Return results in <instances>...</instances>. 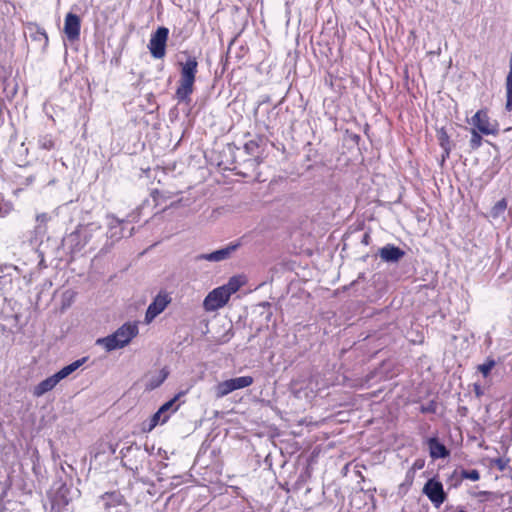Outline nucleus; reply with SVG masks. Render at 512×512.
<instances>
[{"label": "nucleus", "mask_w": 512, "mask_h": 512, "mask_svg": "<svg viewBox=\"0 0 512 512\" xmlns=\"http://www.w3.org/2000/svg\"><path fill=\"white\" fill-rule=\"evenodd\" d=\"M184 60L177 62L179 80L175 91V98L178 102L190 103L191 95L195 90V82L198 73L199 62L195 55L183 51Z\"/></svg>", "instance_id": "obj_1"}, {"label": "nucleus", "mask_w": 512, "mask_h": 512, "mask_svg": "<svg viewBox=\"0 0 512 512\" xmlns=\"http://www.w3.org/2000/svg\"><path fill=\"white\" fill-rule=\"evenodd\" d=\"M137 334V324L127 322L119 327L113 334L98 339L97 344L102 345L107 351H113L128 345Z\"/></svg>", "instance_id": "obj_2"}, {"label": "nucleus", "mask_w": 512, "mask_h": 512, "mask_svg": "<svg viewBox=\"0 0 512 512\" xmlns=\"http://www.w3.org/2000/svg\"><path fill=\"white\" fill-rule=\"evenodd\" d=\"M86 357L76 360L72 362L71 364L63 367L61 370H59L54 375L44 379L43 381L39 382L34 388H33V395L35 397H41L45 393L53 390L55 386L64 378L69 376L71 373L76 371L81 365H83L86 361Z\"/></svg>", "instance_id": "obj_3"}, {"label": "nucleus", "mask_w": 512, "mask_h": 512, "mask_svg": "<svg viewBox=\"0 0 512 512\" xmlns=\"http://www.w3.org/2000/svg\"><path fill=\"white\" fill-rule=\"evenodd\" d=\"M169 29L164 26L158 27L152 34L148 43L150 54L155 59H163L166 56Z\"/></svg>", "instance_id": "obj_4"}, {"label": "nucleus", "mask_w": 512, "mask_h": 512, "mask_svg": "<svg viewBox=\"0 0 512 512\" xmlns=\"http://www.w3.org/2000/svg\"><path fill=\"white\" fill-rule=\"evenodd\" d=\"M473 129H477L483 135H494L499 133V125L496 121L491 122L487 109L478 110L471 118Z\"/></svg>", "instance_id": "obj_5"}, {"label": "nucleus", "mask_w": 512, "mask_h": 512, "mask_svg": "<svg viewBox=\"0 0 512 512\" xmlns=\"http://www.w3.org/2000/svg\"><path fill=\"white\" fill-rule=\"evenodd\" d=\"M230 297L226 293L224 287H217L213 289L205 297L203 301V308L207 312L216 311L224 307L229 301Z\"/></svg>", "instance_id": "obj_6"}, {"label": "nucleus", "mask_w": 512, "mask_h": 512, "mask_svg": "<svg viewBox=\"0 0 512 512\" xmlns=\"http://www.w3.org/2000/svg\"><path fill=\"white\" fill-rule=\"evenodd\" d=\"M423 493L437 508L440 507V505H442L447 498V495L443 489V484L435 478H431L425 483L423 487Z\"/></svg>", "instance_id": "obj_7"}, {"label": "nucleus", "mask_w": 512, "mask_h": 512, "mask_svg": "<svg viewBox=\"0 0 512 512\" xmlns=\"http://www.w3.org/2000/svg\"><path fill=\"white\" fill-rule=\"evenodd\" d=\"M63 32L70 42H76L80 38L81 19L77 14L69 12L64 19Z\"/></svg>", "instance_id": "obj_8"}, {"label": "nucleus", "mask_w": 512, "mask_h": 512, "mask_svg": "<svg viewBox=\"0 0 512 512\" xmlns=\"http://www.w3.org/2000/svg\"><path fill=\"white\" fill-rule=\"evenodd\" d=\"M170 301L171 299L167 293H159L147 308L145 314L146 322H151L156 316L162 313Z\"/></svg>", "instance_id": "obj_9"}, {"label": "nucleus", "mask_w": 512, "mask_h": 512, "mask_svg": "<svg viewBox=\"0 0 512 512\" xmlns=\"http://www.w3.org/2000/svg\"><path fill=\"white\" fill-rule=\"evenodd\" d=\"M379 255L385 262H398L404 257L405 251L393 244H387L379 250Z\"/></svg>", "instance_id": "obj_10"}, {"label": "nucleus", "mask_w": 512, "mask_h": 512, "mask_svg": "<svg viewBox=\"0 0 512 512\" xmlns=\"http://www.w3.org/2000/svg\"><path fill=\"white\" fill-rule=\"evenodd\" d=\"M427 446L429 448V454L432 459L446 458L450 452L444 444H442L437 437L428 438Z\"/></svg>", "instance_id": "obj_11"}, {"label": "nucleus", "mask_w": 512, "mask_h": 512, "mask_svg": "<svg viewBox=\"0 0 512 512\" xmlns=\"http://www.w3.org/2000/svg\"><path fill=\"white\" fill-rule=\"evenodd\" d=\"M437 139L439 141L440 147L443 149L442 159H441V165L446 161V159L449 158L452 147H451V141L450 136L448 135L445 128H440L437 130Z\"/></svg>", "instance_id": "obj_12"}, {"label": "nucleus", "mask_w": 512, "mask_h": 512, "mask_svg": "<svg viewBox=\"0 0 512 512\" xmlns=\"http://www.w3.org/2000/svg\"><path fill=\"white\" fill-rule=\"evenodd\" d=\"M237 246L238 245H231V246L214 251L209 254H203V255L199 256V259H205V260L214 261V262L225 260L230 256L232 251H234Z\"/></svg>", "instance_id": "obj_13"}, {"label": "nucleus", "mask_w": 512, "mask_h": 512, "mask_svg": "<svg viewBox=\"0 0 512 512\" xmlns=\"http://www.w3.org/2000/svg\"><path fill=\"white\" fill-rule=\"evenodd\" d=\"M169 371L166 368L161 369L156 377H152L146 384L147 390H154L159 387L168 377Z\"/></svg>", "instance_id": "obj_14"}, {"label": "nucleus", "mask_w": 512, "mask_h": 512, "mask_svg": "<svg viewBox=\"0 0 512 512\" xmlns=\"http://www.w3.org/2000/svg\"><path fill=\"white\" fill-rule=\"evenodd\" d=\"M243 284L244 281H242L241 277L233 276L229 279L228 283L223 285L222 287H224L228 296L231 297V295L236 293Z\"/></svg>", "instance_id": "obj_15"}, {"label": "nucleus", "mask_w": 512, "mask_h": 512, "mask_svg": "<svg viewBox=\"0 0 512 512\" xmlns=\"http://www.w3.org/2000/svg\"><path fill=\"white\" fill-rule=\"evenodd\" d=\"M233 391H234V389H233V385H232V382L230 379L219 382L215 387V392H216L217 398H222Z\"/></svg>", "instance_id": "obj_16"}, {"label": "nucleus", "mask_w": 512, "mask_h": 512, "mask_svg": "<svg viewBox=\"0 0 512 512\" xmlns=\"http://www.w3.org/2000/svg\"><path fill=\"white\" fill-rule=\"evenodd\" d=\"M470 133H471V138L469 141V147H470L471 151H476L483 144V137H482L483 134L480 131H478L477 129H473V128H471Z\"/></svg>", "instance_id": "obj_17"}, {"label": "nucleus", "mask_w": 512, "mask_h": 512, "mask_svg": "<svg viewBox=\"0 0 512 512\" xmlns=\"http://www.w3.org/2000/svg\"><path fill=\"white\" fill-rule=\"evenodd\" d=\"M230 380L232 382L234 391L249 387L250 385L253 384L254 381L253 377L251 376H241Z\"/></svg>", "instance_id": "obj_18"}, {"label": "nucleus", "mask_w": 512, "mask_h": 512, "mask_svg": "<svg viewBox=\"0 0 512 512\" xmlns=\"http://www.w3.org/2000/svg\"><path fill=\"white\" fill-rule=\"evenodd\" d=\"M506 110H512V71H509L506 78Z\"/></svg>", "instance_id": "obj_19"}, {"label": "nucleus", "mask_w": 512, "mask_h": 512, "mask_svg": "<svg viewBox=\"0 0 512 512\" xmlns=\"http://www.w3.org/2000/svg\"><path fill=\"white\" fill-rule=\"evenodd\" d=\"M496 362L493 358H487L483 364L478 365L477 370L483 375L484 378L488 377L491 370L495 367Z\"/></svg>", "instance_id": "obj_20"}, {"label": "nucleus", "mask_w": 512, "mask_h": 512, "mask_svg": "<svg viewBox=\"0 0 512 512\" xmlns=\"http://www.w3.org/2000/svg\"><path fill=\"white\" fill-rule=\"evenodd\" d=\"M180 396H181V393L175 395L174 398H172L171 400H169L166 403H164L159 408L160 412L169 413L170 410H171V414L176 412L178 410V408H179V405H175V403L179 399Z\"/></svg>", "instance_id": "obj_21"}, {"label": "nucleus", "mask_w": 512, "mask_h": 512, "mask_svg": "<svg viewBox=\"0 0 512 512\" xmlns=\"http://www.w3.org/2000/svg\"><path fill=\"white\" fill-rule=\"evenodd\" d=\"M507 208V200L505 198H502L501 200L497 201L494 206L491 209V215L493 218L500 217L504 211Z\"/></svg>", "instance_id": "obj_22"}, {"label": "nucleus", "mask_w": 512, "mask_h": 512, "mask_svg": "<svg viewBox=\"0 0 512 512\" xmlns=\"http://www.w3.org/2000/svg\"><path fill=\"white\" fill-rule=\"evenodd\" d=\"M39 147L43 150L50 151L55 148V141L51 135H44L39 138Z\"/></svg>", "instance_id": "obj_23"}, {"label": "nucleus", "mask_w": 512, "mask_h": 512, "mask_svg": "<svg viewBox=\"0 0 512 512\" xmlns=\"http://www.w3.org/2000/svg\"><path fill=\"white\" fill-rule=\"evenodd\" d=\"M161 413L162 412H160V410L158 409V411L153 414V416L151 417V420H150L149 430H152L158 424H164L169 420L170 415H164L161 418Z\"/></svg>", "instance_id": "obj_24"}, {"label": "nucleus", "mask_w": 512, "mask_h": 512, "mask_svg": "<svg viewBox=\"0 0 512 512\" xmlns=\"http://www.w3.org/2000/svg\"><path fill=\"white\" fill-rule=\"evenodd\" d=\"M103 499L110 500L107 505H119L121 504L122 496L117 492H107L103 495Z\"/></svg>", "instance_id": "obj_25"}, {"label": "nucleus", "mask_w": 512, "mask_h": 512, "mask_svg": "<svg viewBox=\"0 0 512 512\" xmlns=\"http://www.w3.org/2000/svg\"><path fill=\"white\" fill-rule=\"evenodd\" d=\"M413 481H414V471L409 470L406 473L404 482L399 485V489L401 491H407L412 486Z\"/></svg>", "instance_id": "obj_26"}, {"label": "nucleus", "mask_w": 512, "mask_h": 512, "mask_svg": "<svg viewBox=\"0 0 512 512\" xmlns=\"http://www.w3.org/2000/svg\"><path fill=\"white\" fill-rule=\"evenodd\" d=\"M460 475L463 479H469L471 481H478L480 479V473L476 469L462 470Z\"/></svg>", "instance_id": "obj_27"}, {"label": "nucleus", "mask_w": 512, "mask_h": 512, "mask_svg": "<svg viewBox=\"0 0 512 512\" xmlns=\"http://www.w3.org/2000/svg\"><path fill=\"white\" fill-rule=\"evenodd\" d=\"M259 148V143L256 140H249L244 144V149L248 154H254Z\"/></svg>", "instance_id": "obj_28"}, {"label": "nucleus", "mask_w": 512, "mask_h": 512, "mask_svg": "<svg viewBox=\"0 0 512 512\" xmlns=\"http://www.w3.org/2000/svg\"><path fill=\"white\" fill-rule=\"evenodd\" d=\"M421 413H435L436 411V404L434 401L429 402L427 405H422L420 407Z\"/></svg>", "instance_id": "obj_29"}, {"label": "nucleus", "mask_w": 512, "mask_h": 512, "mask_svg": "<svg viewBox=\"0 0 512 512\" xmlns=\"http://www.w3.org/2000/svg\"><path fill=\"white\" fill-rule=\"evenodd\" d=\"M159 194V191L158 190H155L153 193H152V197L154 200L157 199V195Z\"/></svg>", "instance_id": "obj_30"}, {"label": "nucleus", "mask_w": 512, "mask_h": 512, "mask_svg": "<svg viewBox=\"0 0 512 512\" xmlns=\"http://www.w3.org/2000/svg\"><path fill=\"white\" fill-rule=\"evenodd\" d=\"M509 67H510L509 71H512V53H511V57H510V61H509Z\"/></svg>", "instance_id": "obj_31"}, {"label": "nucleus", "mask_w": 512, "mask_h": 512, "mask_svg": "<svg viewBox=\"0 0 512 512\" xmlns=\"http://www.w3.org/2000/svg\"><path fill=\"white\" fill-rule=\"evenodd\" d=\"M423 464H420V463H415L414 464V467H417V468H422Z\"/></svg>", "instance_id": "obj_32"}, {"label": "nucleus", "mask_w": 512, "mask_h": 512, "mask_svg": "<svg viewBox=\"0 0 512 512\" xmlns=\"http://www.w3.org/2000/svg\"><path fill=\"white\" fill-rule=\"evenodd\" d=\"M423 464H420V463H415L414 464V467H417V468H422Z\"/></svg>", "instance_id": "obj_33"}, {"label": "nucleus", "mask_w": 512, "mask_h": 512, "mask_svg": "<svg viewBox=\"0 0 512 512\" xmlns=\"http://www.w3.org/2000/svg\"><path fill=\"white\" fill-rule=\"evenodd\" d=\"M164 415H170V416H171V413H161V418H162Z\"/></svg>", "instance_id": "obj_34"}, {"label": "nucleus", "mask_w": 512, "mask_h": 512, "mask_svg": "<svg viewBox=\"0 0 512 512\" xmlns=\"http://www.w3.org/2000/svg\"><path fill=\"white\" fill-rule=\"evenodd\" d=\"M476 394L480 395V389H478V388L476 389Z\"/></svg>", "instance_id": "obj_35"}, {"label": "nucleus", "mask_w": 512, "mask_h": 512, "mask_svg": "<svg viewBox=\"0 0 512 512\" xmlns=\"http://www.w3.org/2000/svg\"><path fill=\"white\" fill-rule=\"evenodd\" d=\"M457 512H466V511H464V510H462V509H461V510H459V511H457Z\"/></svg>", "instance_id": "obj_36"}]
</instances>
